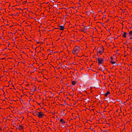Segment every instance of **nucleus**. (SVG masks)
<instances>
[{"label":"nucleus","instance_id":"1","mask_svg":"<svg viewBox=\"0 0 132 132\" xmlns=\"http://www.w3.org/2000/svg\"><path fill=\"white\" fill-rule=\"evenodd\" d=\"M80 51V48L77 46L75 47L72 51V53L75 55H77L79 52Z\"/></svg>","mask_w":132,"mask_h":132},{"label":"nucleus","instance_id":"2","mask_svg":"<svg viewBox=\"0 0 132 132\" xmlns=\"http://www.w3.org/2000/svg\"><path fill=\"white\" fill-rule=\"evenodd\" d=\"M97 53H98L100 55H101L104 51V48L103 46L99 47L97 49Z\"/></svg>","mask_w":132,"mask_h":132},{"label":"nucleus","instance_id":"3","mask_svg":"<svg viewBox=\"0 0 132 132\" xmlns=\"http://www.w3.org/2000/svg\"><path fill=\"white\" fill-rule=\"evenodd\" d=\"M110 61L112 64H115L117 61V57L116 56H111L110 58Z\"/></svg>","mask_w":132,"mask_h":132},{"label":"nucleus","instance_id":"4","mask_svg":"<svg viewBox=\"0 0 132 132\" xmlns=\"http://www.w3.org/2000/svg\"><path fill=\"white\" fill-rule=\"evenodd\" d=\"M97 61L98 62L99 65L103 63V59L101 58V57H99L97 59Z\"/></svg>","mask_w":132,"mask_h":132},{"label":"nucleus","instance_id":"5","mask_svg":"<svg viewBox=\"0 0 132 132\" xmlns=\"http://www.w3.org/2000/svg\"><path fill=\"white\" fill-rule=\"evenodd\" d=\"M35 112L34 111L33 113L34 116H44L43 114V113L42 112H36L35 111V112Z\"/></svg>","mask_w":132,"mask_h":132},{"label":"nucleus","instance_id":"6","mask_svg":"<svg viewBox=\"0 0 132 132\" xmlns=\"http://www.w3.org/2000/svg\"><path fill=\"white\" fill-rule=\"evenodd\" d=\"M17 116V117H15V116H12V120H14V121H16L18 120V117L19 118L21 119V121H22L23 119L24 118V117H23V116Z\"/></svg>","mask_w":132,"mask_h":132},{"label":"nucleus","instance_id":"7","mask_svg":"<svg viewBox=\"0 0 132 132\" xmlns=\"http://www.w3.org/2000/svg\"><path fill=\"white\" fill-rule=\"evenodd\" d=\"M60 116H53L51 118L52 119H54V121H56L58 120L60 118Z\"/></svg>","mask_w":132,"mask_h":132},{"label":"nucleus","instance_id":"8","mask_svg":"<svg viewBox=\"0 0 132 132\" xmlns=\"http://www.w3.org/2000/svg\"><path fill=\"white\" fill-rule=\"evenodd\" d=\"M82 28V31L84 32H86V31L87 29V27L86 26H85L84 25H82L81 26V27Z\"/></svg>","mask_w":132,"mask_h":132},{"label":"nucleus","instance_id":"9","mask_svg":"<svg viewBox=\"0 0 132 132\" xmlns=\"http://www.w3.org/2000/svg\"><path fill=\"white\" fill-rule=\"evenodd\" d=\"M104 119L102 118H98V121L100 123H103L104 121Z\"/></svg>","mask_w":132,"mask_h":132},{"label":"nucleus","instance_id":"10","mask_svg":"<svg viewBox=\"0 0 132 132\" xmlns=\"http://www.w3.org/2000/svg\"><path fill=\"white\" fill-rule=\"evenodd\" d=\"M24 128V126H23L21 125H19L18 127V129L21 130H23V129Z\"/></svg>","mask_w":132,"mask_h":132},{"label":"nucleus","instance_id":"11","mask_svg":"<svg viewBox=\"0 0 132 132\" xmlns=\"http://www.w3.org/2000/svg\"><path fill=\"white\" fill-rule=\"evenodd\" d=\"M59 122L61 124H64L65 123V121L63 119H60Z\"/></svg>","mask_w":132,"mask_h":132},{"label":"nucleus","instance_id":"12","mask_svg":"<svg viewBox=\"0 0 132 132\" xmlns=\"http://www.w3.org/2000/svg\"><path fill=\"white\" fill-rule=\"evenodd\" d=\"M95 119V118L94 116H90L89 118V120L90 121L92 122L93 120H94Z\"/></svg>","mask_w":132,"mask_h":132},{"label":"nucleus","instance_id":"13","mask_svg":"<svg viewBox=\"0 0 132 132\" xmlns=\"http://www.w3.org/2000/svg\"><path fill=\"white\" fill-rule=\"evenodd\" d=\"M6 117V120H12V117H11V116H5Z\"/></svg>","mask_w":132,"mask_h":132},{"label":"nucleus","instance_id":"14","mask_svg":"<svg viewBox=\"0 0 132 132\" xmlns=\"http://www.w3.org/2000/svg\"><path fill=\"white\" fill-rule=\"evenodd\" d=\"M59 27L60 28H59V29L61 30H63L65 28V27L62 26H60ZM57 29H59V28H58Z\"/></svg>","mask_w":132,"mask_h":132},{"label":"nucleus","instance_id":"15","mask_svg":"<svg viewBox=\"0 0 132 132\" xmlns=\"http://www.w3.org/2000/svg\"><path fill=\"white\" fill-rule=\"evenodd\" d=\"M123 34L122 35V37H123V38H125L127 36V33L125 32H123Z\"/></svg>","mask_w":132,"mask_h":132},{"label":"nucleus","instance_id":"16","mask_svg":"<svg viewBox=\"0 0 132 132\" xmlns=\"http://www.w3.org/2000/svg\"><path fill=\"white\" fill-rule=\"evenodd\" d=\"M71 83L72 85H75L76 83V82L75 80H71Z\"/></svg>","mask_w":132,"mask_h":132},{"label":"nucleus","instance_id":"17","mask_svg":"<svg viewBox=\"0 0 132 132\" xmlns=\"http://www.w3.org/2000/svg\"><path fill=\"white\" fill-rule=\"evenodd\" d=\"M110 94V92L109 91H107L106 92V93L104 94V96L106 97L108 95Z\"/></svg>","mask_w":132,"mask_h":132},{"label":"nucleus","instance_id":"18","mask_svg":"<svg viewBox=\"0 0 132 132\" xmlns=\"http://www.w3.org/2000/svg\"><path fill=\"white\" fill-rule=\"evenodd\" d=\"M77 117V116H73V117L71 118V120L70 121H71L72 120H76V117Z\"/></svg>","mask_w":132,"mask_h":132},{"label":"nucleus","instance_id":"19","mask_svg":"<svg viewBox=\"0 0 132 132\" xmlns=\"http://www.w3.org/2000/svg\"><path fill=\"white\" fill-rule=\"evenodd\" d=\"M79 116H78V117H76V120L77 121H78L79 120H81V119H82V118L80 119V118L79 117Z\"/></svg>","mask_w":132,"mask_h":132},{"label":"nucleus","instance_id":"20","mask_svg":"<svg viewBox=\"0 0 132 132\" xmlns=\"http://www.w3.org/2000/svg\"><path fill=\"white\" fill-rule=\"evenodd\" d=\"M36 87L35 86H33L32 87V90L33 92L35 91L36 90Z\"/></svg>","mask_w":132,"mask_h":132},{"label":"nucleus","instance_id":"21","mask_svg":"<svg viewBox=\"0 0 132 132\" xmlns=\"http://www.w3.org/2000/svg\"><path fill=\"white\" fill-rule=\"evenodd\" d=\"M129 34L130 36H132V30L130 31L129 33Z\"/></svg>","mask_w":132,"mask_h":132},{"label":"nucleus","instance_id":"22","mask_svg":"<svg viewBox=\"0 0 132 132\" xmlns=\"http://www.w3.org/2000/svg\"><path fill=\"white\" fill-rule=\"evenodd\" d=\"M85 62V61L84 60H81L79 61L80 63V64L81 62V63H82V62Z\"/></svg>","mask_w":132,"mask_h":132},{"label":"nucleus","instance_id":"23","mask_svg":"<svg viewBox=\"0 0 132 132\" xmlns=\"http://www.w3.org/2000/svg\"><path fill=\"white\" fill-rule=\"evenodd\" d=\"M131 48H132V47H127V48H130V49L131 50H130V51H131V50H132V49Z\"/></svg>","mask_w":132,"mask_h":132},{"label":"nucleus","instance_id":"24","mask_svg":"<svg viewBox=\"0 0 132 132\" xmlns=\"http://www.w3.org/2000/svg\"><path fill=\"white\" fill-rule=\"evenodd\" d=\"M33 122L34 123H36V121L35 120H33Z\"/></svg>","mask_w":132,"mask_h":132},{"label":"nucleus","instance_id":"25","mask_svg":"<svg viewBox=\"0 0 132 132\" xmlns=\"http://www.w3.org/2000/svg\"><path fill=\"white\" fill-rule=\"evenodd\" d=\"M112 119V118H110V117H109V119H108V120H109V121L110 120L111 121V120Z\"/></svg>","mask_w":132,"mask_h":132},{"label":"nucleus","instance_id":"26","mask_svg":"<svg viewBox=\"0 0 132 132\" xmlns=\"http://www.w3.org/2000/svg\"><path fill=\"white\" fill-rule=\"evenodd\" d=\"M122 11L123 13H125V10H122Z\"/></svg>","mask_w":132,"mask_h":132},{"label":"nucleus","instance_id":"27","mask_svg":"<svg viewBox=\"0 0 132 132\" xmlns=\"http://www.w3.org/2000/svg\"><path fill=\"white\" fill-rule=\"evenodd\" d=\"M63 79H62L60 81V82H61V83H63Z\"/></svg>","mask_w":132,"mask_h":132},{"label":"nucleus","instance_id":"28","mask_svg":"<svg viewBox=\"0 0 132 132\" xmlns=\"http://www.w3.org/2000/svg\"><path fill=\"white\" fill-rule=\"evenodd\" d=\"M40 118H42L44 116H38Z\"/></svg>","mask_w":132,"mask_h":132},{"label":"nucleus","instance_id":"29","mask_svg":"<svg viewBox=\"0 0 132 132\" xmlns=\"http://www.w3.org/2000/svg\"><path fill=\"white\" fill-rule=\"evenodd\" d=\"M13 126L14 127H15V125H16V124L15 123H14V124H13Z\"/></svg>","mask_w":132,"mask_h":132},{"label":"nucleus","instance_id":"30","mask_svg":"<svg viewBox=\"0 0 132 132\" xmlns=\"http://www.w3.org/2000/svg\"><path fill=\"white\" fill-rule=\"evenodd\" d=\"M69 83H67L66 84V85H67V86H68V84H69Z\"/></svg>","mask_w":132,"mask_h":132},{"label":"nucleus","instance_id":"31","mask_svg":"<svg viewBox=\"0 0 132 132\" xmlns=\"http://www.w3.org/2000/svg\"><path fill=\"white\" fill-rule=\"evenodd\" d=\"M41 49L42 50H43L44 49V48L43 47H42L41 48Z\"/></svg>","mask_w":132,"mask_h":132},{"label":"nucleus","instance_id":"32","mask_svg":"<svg viewBox=\"0 0 132 132\" xmlns=\"http://www.w3.org/2000/svg\"><path fill=\"white\" fill-rule=\"evenodd\" d=\"M40 43V42H38L37 43V44H38Z\"/></svg>","mask_w":132,"mask_h":132},{"label":"nucleus","instance_id":"33","mask_svg":"<svg viewBox=\"0 0 132 132\" xmlns=\"http://www.w3.org/2000/svg\"><path fill=\"white\" fill-rule=\"evenodd\" d=\"M2 130V129L0 127V131Z\"/></svg>","mask_w":132,"mask_h":132},{"label":"nucleus","instance_id":"34","mask_svg":"<svg viewBox=\"0 0 132 132\" xmlns=\"http://www.w3.org/2000/svg\"><path fill=\"white\" fill-rule=\"evenodd\" d=\"M130 39H132V37H130Z\"/></svg>","mask_w":132,"mask_h":132},{"label":"nucleus","instance_id":"35","mask_svg":"<svg viewBox=\"0 0 132 132\" xmlns=\"http://www.w3.org/2000/svg\"><path fill=\"white\" fill-rule=\"evenodd\" d=\"M27 2V0H26V1H25L24 2Z\"/></svg>","mask_w":132,"mask_h":132},{"label":"nucleus","instance_id":"36","mask_svg":"<svg viewBox=\"0 0 132 132\" xmlns=\"http://www.w3.org/2000/svg\"><path fill=\"white\" fill-rule=\"evenodd\" d=\"M113 118H113V119H114V118H116V117H113Z\"/></svg>","mask_w":132,"mask_h":132},{"label":"nucleus","instance_id":"37","mask_svg":"<svg viewBox=\"0 0 132 132\" xmlns=\"http://www.w3.org/2000/svg\"><path fill=\"white\" fill-rule=\"evenodd\" d=\"M117 117H119V116H116Z\"/></svg>","mask_w":132,"mask_h":132},{"label":"nucleus","instance_id":"38","mask_svg":"<svg viewBox=\"0 0 132 132\" xmlns=\"http://www.w3.org/2000/svg\"><path fill=\"white\" fill-rule=\"evenodd\" d=\"M92 65H92H90V66H91Z\"/></svg>","mask_w":132,"mask_h":132},{"label":"nucleus","instance_id":"39","mask_svg":"<svg viewBox=\"0 0 132 132\" xmlns=\"http://www.w3.org/2000/svg\"><path fill=\"white\" fill-rule=\"evenodd\" d=\"M2 116V117H3V116Z\"/></svg>","mask_w":132,"mask_h":132}]
</instances>
